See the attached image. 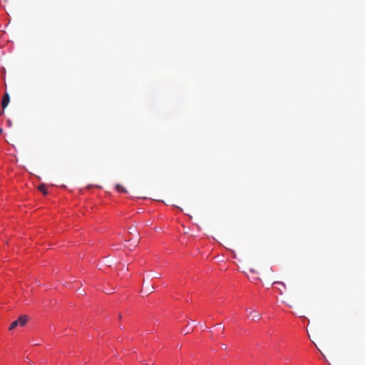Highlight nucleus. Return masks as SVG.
<instances>
[{"label": "nucleus", "mask_w": 365, "mask_h": 365, "mask_svg": "<svg viewBox=\"0 0 365 365\" xmlns=\"http://www.w3.org/2000/svg\"><path fill=\"white\" fill-rule=\"evenodd\" d=\"M2 132H3V129L0 128V135L2 133Z\"/></svg>", "instance_id": "9b49d317"}, {"label": "nucleus", "mask_w": 365, "mask_h": 365, "mask_svg": "<svg viewBox=\"0 0 365 365\" xmlns=\"http://www.w3.org/2000/svg\"><path fill=\"white\" fill-rule=\"evenodd\" d=\"M250 272H252V273H255V270L253 269H250Z\"/></svg>", "instance_id": "6e6552de"}, {"label": "nucleus", "mask_w": 365, "mask_h": 365, "mask_svg": "<svg viewBox=\"0 0 365 365\" xmlns=\"http://www.w3.org/2000/svg\"><path fill=\"white\" fill-rule=\"evenodd\" d=\"M273 284H279L282 285L284 288H285V284L283 282H274Z\"/></svg>", "instance_id": "0eeeda50"}, {"label": "nucleus", "mask_w": 365, "mask_h": 365, "mask_svg": "<svg viewBox=\"0 0 365 365\" xmlns=\"http://www.w3.org/2000/svg\"><path fill=\"white\" fill-rule=\"evenodd\" d=\"M253 279H258V277H254Z\"/></svg>", "instance_id": "a211bd4d"}, {"label": "nucleus", "mask_w": 365, "mask_h": 365, "mask_svg": "<svg viewBox=\"0 0 365 365\" xmlns=\"http://www.w3.org/2000/svg\"><path fill=\"white\" fill-rule=\"evenodd\" d=\"M10 101V96L9 94L7 92H5L4 97L1 101V108L3 110H4Z\"/></svg>", "instance_id": "7ed1b4c3"}, {"label": "nucleus", "mask_w": 365, "mask_h": 365, "mask_svg": "<svg viewBox=\"0 0 365 365\" xmlns=\"http://www.w3.org/2000/svg\"><path fill=\"white\" fill-rule=\"evenodd\" d=\"M130 230H131V231H130V233H132V232H133V230H132V227H130Z\"/></svg>", "instance_id": "4468645a"}, {"label": "nucleus", "mask_w": 365, "mask_h": 365, "mask_svg": "<svg viewBox=\"0 0 365 365\" xmlns=\"http://www.w3.org/2000/svg\"><path fill=\"white\" fill-rule=\"evenodd\" d=\"M184 332H185V334H188V331H187V329H185Z\"/></svg>", "instance_id": "ddd939ff"}, {"label": "nucleus", "mask_w": 365, "mask_h": 365, "mask_svg": "<svg viewBox=\"0 0 365 365\" xmlns=\"http://www.w3.org/2000/svg\"><path fill=\"white\" fill-rule=\"evenodd\" d=\"M246 312L247 313V318H250L252 320H259L261 319V314L255 309L247 308L246 309Z\"/></svg>", "instance_id": "f03ea898"}, {"label": "nucleus", "mask_w": 365, "mask_h": 365, "mask_svg": "<svg viewBox=\"0 0 365 365\" xmlns=\"http://www.w3.org/2000/svg\"><path fill=\"white\" fill-rule=\"evenodd\" d=\"M38 189L44 195H46L48 194L46 185L44 184H41Z\"/></svg>", "instance_id": "20e7f679"}, {"label": "nucleus", "mask_w": 365, "mask_h": 365, "mask_svg": "<svg viewBox=\"0 0 365 365\" xmlns=\"http://www.w3.org/2000/svg\"><path fill=\"white\" fill-rule=\"evenodd\" d=\"M105 293H110L108 291L104 290Z\"/></svg>", "instance_id": "f3484780"}, {"label": "nucleus", "mask_w": 365, "mask_h": 365, "mask_svg": "<svg viewBox=\"0 0 365 365\" xmlns=\"http://www.w3.org/2000/svg\"><path fill=\"white\" fill-rule=\"evenodd\" d=\"M222 349H226V348H227V346H226L225 344H223V345L222 346Z\"/></svg>", "instance_id": "9d476101"}, {"label": "nucleus", "mask_w": 365, "mask_h": 365, "mask_svg": "<svg viewBox=\"0 0 365 365\" xmlns=\"http://www.w3.org/2000/svg\"><path fill=\"white\" fill-rule=\"evenodd\" d=\"M3 114H4V110L2 109V110L0 111V116H1Z\"/></svg>", "instance_id": "1a4fd4ad"}, {"label": "nucleus", "mask_w": 365, "mask_h": 365, "mask_svg": "<svg viewBox=\"0 0 365 365\" xmlns=\"http://www.w3.org/2000/svg\"><path fill=\"white\" fill-rule=\"evenodd\" d=\"M130 230H131V231H130V233H132V232H133V230H132V227H130Z\"/></svg>", "instance_id": "dca6fc26"}, {"label": "nucleus", "mask_w": 365, "mask_h": 365, "mask_svg": "<svg viewBox=\"0 0 365 365\" xmlns=\"http://www.w3.org/2000/svg\"><path fill=\"white\" fill-rule=\"evenodd\" d=\"M27 322H28V317L26 315H21L19 317V318L17 320L13 322L11 324L9 329V331H12L15 328H16L18 326L24 327L26 325Z\"/></svg>", "instance_id": "f257e3e1"}, {"label": "nucleus", "mask_w": 365, "mask_h": 365, "mask_svg": "<svg viewBox=\"0 0 365 365\" xmlns=\"http://www.w3.org/2000/svg\"><path fill=\"white\" fill-rule=\"evenodd\" d=\"M130 230H131V231H130V233H132V232H133V230H132V227H130Z\"/></svg>", "instance_id": "2eb2a0df"}, {"label": "nucleus", "mask_w": 365, "mask_h": 365, "mask_svg": "<svg viewBox=\"0 0 365 365\" xmlns=\"http://www.w3.org/2000/svg\"><path fill=\"white\" fill-rule=\"evenodd\" d=\"M115 188H116L117 191L119 192H125V193L127 192V190L123 185H121L120 184L116 185Z\"/></svg>", "instance_id": "39448f33"}, {"label": "nucleus", "mask_w": 365, "mask_h": 365, "mask_svg": "<svg viewBox=\"0 0 365 365\" xmlns=\"http://www.w3.org/2000/svg\"><path fill=\"white\" fill-rule=\"evenodd\" d=\"M154 290V287L153 286H150V287H147V290H146V293L147 294H149L150 293H152Z\"/></svg>", "instance_id": "423d86ee"}, {"label": "nucleus", "mask_w": 365, "mask_h": 365, "mask_svg": "<svg viewBox=\"0 0 365 365\" xmlns=\"http://www.w3.org/2000/svg\"><path fill=\"white\" fill-rule=\"evenodd\" d=\"M184 332H185V334H188V331H187V329H185Z\"/></svg>", "instance_id": "f8f14e48"}]
</instances>
